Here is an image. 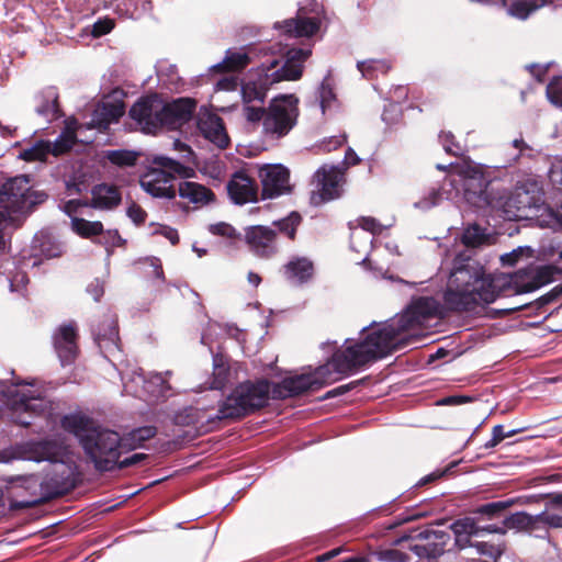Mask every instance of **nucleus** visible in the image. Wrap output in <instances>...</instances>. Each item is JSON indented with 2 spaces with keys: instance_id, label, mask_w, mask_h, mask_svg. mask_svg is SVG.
I'll use <instances>...</instances> for the list:
<instances>
[{
  "instance_id": "1",
  "label": "nucleus",
  "mask_w": 562,
  "mask_h": 562,
  "mask_svg": "<svg viewBox=\"0 0 562 562\" xmlns=\"http://www.w3.org/2000/svg\"><path fill=\"white\" fill-rule=\"evenodd\" d=\"M496 280L479 261L468 252L458 254L450 267L442 304L434 296L413 297L403 313L379 328L370 329L361 340L360 349L349 350L348 360L341 359L340 369L355 364H367L393 350L402 349L409 341V331L432 319L442 318L446 311L473 312L477 307L493 303L499 295Z\"/></svg>"
},
{
  "instance_id": "2",
  "label": "nucleus",
  "mask_w": 562,
  "mask_h": 562,
  "mask_svg": "<svg viewBox=\"0 0 562 562\" xmlns=\"http://www.w3.org/2000/svg\"><path fill=\"white\" fill-rule=\"evenodd\" d=\"M61 425L65 430L75 435L98 471L114 470L121 454L126 452L123 437L119 432L98 425L87 416H65Z\"/></svg>"
},
{
  "instance_id": "3",
  "label": "nucleus",
  "mask_w": 562,
  "mask_h": 562,
  "mask_svg": "<svg viewBox=\"0 0 562 562\" xmlns=\"http://www.w3.org/2000/svg\"><path fill=\"white\" fill-rule=\"evenodd\" d=\"M12 459L53 463V474L47 477L46 484L55 495H61L75 487L78 473L76 462L70 458L67 447L57 440L30 441L12 451L0 452V462Z\"/></svg>"
},
{
  "instance_id": "4",
  "label": "nucleus",
  "mask_w": 562,
  "mask_h": 562,
  "mask_svg": "<svg viewBox=\"0 0 562 562\" xmlns=\"http://www.w3.org/2000/svg\"><path fill=\"white\" fill-rule=\"evenodd\" d=\"M346 347L336 351L330 361L317 368L313 373L299 374L283 379L280 383L274 384L271 391V397L276 400L286 398L300 395L308 390H317L324 384H328L338 380L337 375L349 374L350 372L363 367L364 364H355L347 370L340 369L341 359L348 360V351L360 349L357 342L346 340Z\"/></svg>"
},
{
  "instance_id": "5",
  "label": "nucleus",
  "mask_w": 562,
  "mask_h": 562,
  "mask_svg": "<svg viewBox=\"0 0 562 562\" xmlns=\"http://www.w3.org/2000/svg\"><path fill=\"white\" fill-rule=\"evenodd\" d=\"M272 387L267 380L245 382L221 404L216 418H239L265 406L271 395Z\"/></svg>"
},
{
  "instance_id": "6",
  "label": "nucleus",
  "mask_w": 562,
  "mask_h": 562,
  "mask_svg": "<svg viewBox=\"0 0 562 562\" xmlns=\"http://www.w3.org/2000/svg\"><path fill=\"white\" fill-rule=\"evenodd\" d=\"M449 180L458 192L462 191L463 199L475 209L494 206L487 188L490 179L481 166L465 164L453 167Z\"/></svg>"
},
{
  "instance_id": "7",
  "label": "nucleus",
  "mask_w": 562,
  "mask_h": 562,
  "mask_svg": "<svg viewBox=\"0 0 562 562\" xmlns=\"http://www.w3.org/2000/svg\"><path fill=\"white\" fill-rule=\"evenodd\" d=\"M153 164L156 167L148 169L140 177V187L155 198H175L176 190L172 184L175 177H190L192 170L166 156H155Z\"/></svg>"
},
{
  "instance_id": "8",
  "label": "nucleus",
  "mask_w": 562,
  "mask_h": 562,
  "mask_svg": "<svg viewBox=\"0 0 562 562\" xmlns=\"http://www.w3.org/2000/svg\"><path fill=\"white\" fill-rule=\"evenodd\" d=\"M44 193L31 190L26 176L15 177L7 181L0 189V212L12 216V224L16 225L20 217L27 214L31 209L42 203Z\"/></svg>"
},
{
  "instance_id": "9",
  "label": "nucleus",
  "mask_w": 562,
  "mask_h": 562,
  "mask_svg": "<svg viewBox=\"0 0 562 562\" xmlns=\"http://www.w3.org/2000/svg\"><path fill=\"white\" fill-rule=\"evenodd\" d=\"M299 100L293 94L274 98L266 110L262 127L271 139H279L295 126L299 116Z\"/></svg>"
},
{
  "instance_id": "10",
  "label": "nucleus",
  "mask_w": 562,
  "mask_h": 562,
  "mask_svg": "<svg viewBox=\"0 0 562 562\" xmlns=\"http://www.w3.org/2000/svg\"><path fill=\"white\" fill-rule=\"evenodd\" d=\"M27 385L15 383L1 390L2 401L13 411L15 422L23 426L32 424L23 416L24 414L42 415L49 409V403L41 396L40 392L30 390Z\"/></svg>"
},
{
  "instance_id": "11",
  "label": "nucleus",
  "mask_w": 562,
  "mask_h": 562,
  "mask_svg": "<svg viewBox=\"0 0 562 562\" xmlns=\"http://www.w3.org/2000/svg\"><path fill=\"white\" fill-rule=\"evenodd\" d=\"M79 122L74 117L65 121V128L54 143L38 140L29 148H25L20 157L26 161H45L48 155L59 156L67 153L77 142L76 131Z\"/></svg>"
},
{
  "instance_id": "12",
  "label": "nucleus",
  "mask_w": 562,
  "mask_h": 562,
  "mask_svg": "<svg viewBox=\"0 0 562 562\" xmlns=\"http://www.w3.org/2000/svg\"><path fill=\"white\" fill-rule=\"evenodd\" d=\"M164 102L157 95L138 100L130 110V116L144 133L154 134L161 128Z\"/></svg>"
},
{
  "instance_id": "13",
  "label": "nucleus",
  "mask_w": 562,
  "mask_h": 562,
  "mask_svg": "<svg viewBox=\"0 0 562 562\" xmlns=\"http://www.w3.org/2000/svg\"><path fill=\"white\" fill-rule=\"evenodd\" d=\"M261 199H277L291 192L290 172L282 165H265L259 169Z\"/></svg>"
},
{
  "instance_id": "14",
  "label": "nucleus",
  "mask_w": 562,
  "mask_h": 562,
  "mask_svg": "<svg viewBox=\"0 0 562 562\" xmlns=\"http://www.w3.org/2000/svg\"><path fill=\"white\" fill-rule=\"evenodd\" d=\"M318 191L312 192L311 202L319 205L340 196L344 173L337 167H321L314 176Z\"/></svg>"
},
{
  "instance_id": "15",
  "label": "nucleus",
  "mask_w": 562,
  "mask_h": 562,
  "mask_svg": "<svg viewBox=\"0 0 562 562\" xmlns=\"http://www.w3.org/2000/svg\"><path fill=\"white\" fill-rule=\"evenodd\" d=\"M245 243L249 250L260 258H270L278 251L277 233L268 226L255 225L246 227Z\"/></svg>"
},
{
  "instance_id": "16",
  "label": "nucleus",
  "mask_w": 562,
  "mask_h": 562,
  "mask_svg": "<svg viewBox=\"0 0 562 562\" xmlns=\"http://www.w3.org/2000/svg\"><path fill=\"white\" fill-rule=\"evenodd\" d=\"M279 61L273 59L269 66L251 74L249 78L241 85V98L244 104L258 102L262 104L268 89L273 85L269 78V71L278 67Z\"/></svg>"
},
{
  "instance_id": "17",
  "label": "nucleus",
  "mask_w": 562,
  "mask_h": 562,
  "mask_svg": "<svg viewBox=\"0 0 562 562\" xmlns=\"http://www.w3.org/2000/svg\"><path fill=\"white\" fill-rule=\"evenodd\" d=\"M124 104L121 101H103L98 104L92 113L91 121L83 125L79 123L76 136L81 135L85 128H97L100 132L105 131L110 124L115 123L124 114ZM78 139V137H76Z\"/></svg>"
},
{
  "instance_id": "18",
  "label": "nucleus",
  "mask_w": 562,
  "mask_h": 562,
  "mask_svg": "<svg viewBox=\"0 0 562 562\" xmlns=\"http://www.w3.org/2000/svg\"><path fill=\"white\" fill-rule=\"evenodd\" d=\"M310 48H292L288 50L285 60L281 68L269 71V78L272 83L282 80H297L303 72V64L311 56Z\"/></svg>"
},
{
  "instance_id": "19",
  "label": "nucleus",
  "mask_w": 562,
  "mask_h": 562,
  "mask_svg": "<svg viewBox=\"0 0 562 562\" xmlns=\"http://www.w3.org/2000/svg\"><path fill=\"white\" fill-rule=\"evenodd\" d=\"M195 110V102L189 98H180L170 103H164L161 127L176 130L187 123Z\"/></svg>"
},
{
  "instance_id": "20",
  "label": "nucleus",
  "mask_w": 562,
  "mask_h": 562,
  "mask_svg": "<svg viewBox=\"0 0 562 562\" xmlns=\"http://www.w3.org/2000/svg\"><path fill=\"white\" fill-rule=\"evenodd\" d=\"M54 347L63 366L74 362L78 353L77 329L74 324L59 326L54 336Z\"/></svg>"
},
{
  "instance_id": "21",
  "label": "nucleus",
  "mask_w": 562,
  "mask_h": 562,
  "mask_svg": "<svg viewBox=\"0 0 562 562\" xmlns=\"http://www.w3.org/2000/svg\"><path fill=\"white\" fill-rule=\"evenodd\" d=\"M198 128L201 134L218 148L228 145L229 137L226 133L223 120L210 111H201L198 115Z\"/></svg>"
},
{
  "instance_id": "22",
  "label": "nucleus",
  "mask_w": 562,
  "mask_h": 562,
  "mask_svg": "<svg viewBox=\"0 0 562 562\" xmlns=\"http://www.w3.org/2000/svg\"><path fill=\"white\" fill-rule=\"evenodd\" d=\"M554 269L551 266L529 267L516 273V282L524 292H532L553 281Z\"/></svg>"
},
{
  "instance_id": "23",
  "label": "nucleus",
  "mask_w": 562,
  "mask_h": 562,
  "mask_svg": "<svg viewBox=\"0 0 562 562\" xmlns=\"http://www.w3.org/2000/svg\"><path fill=\"white\" fill-rule=\"evenodd\" d=\"M231 199L236 204H245L257 201L258 187L254 179L245 172H235L227 184Z\"/></svg>"
},
{
  "instance_id": "24",
  "label": "nucleus",
  "mask_w": 562,
  "mask_h": 562,
  "mask_svg": "<svg viewBox=\"0 0 562 562\" xmlns=\"http://www.w3.org/2000/svg\"><path fill=\"white\" fill-rule=\"evenodd\" d=\"M504 214L508 220L533 217L537 207L533 196L526 190H517L504 203Z\"/></svg>"
},
{
  "instance_id": "25",
  "label": "nucleus",
  "mask_w": 562,
  "mask_h": 562,
  "mask_svg": "<svg viewBox=\"0 0 562 562\" xmlns=\"http://www.w3.org/2000/svg\"><path fill=\"white\" fill-rule=\"evenodd\" d=\"M359 226L360 228H355L351 232V248L360 254H364V261L372 244V237L368 233L379 234L382 231V226L373 217H361Z\"/></svg>"
},
{
  "instance_id": "26",
  "label": "nucleus",
  "mask_w": 562,
  "mask_h": 562,
  "mask_svg": "<svg viewBox=\"0 0 562 562\" xmlns=\"http://www.w3.org/2000/svg\"><path fill=\"white\" fill-rule=\"evenodd\" d=\"M276 27H282L284 33L291 37H310L319 29L317 18H306L299 11L296 18L285 20L282 25L277 23Z\"/></svg>"
},
{
  "instance_id": "27",
  "label": "nucleus",
  "mask_w": 562,
  "mask_h": 562,
  "mask_svg": "<svg viewBox=\"0 0 562 562\" xmlns=\"http://www.w3.org/2000/svg\"><path fill=\"white\" fill-rule=\"evenodd\" d=\"M487 239V235L485 234L484 229H482L479 225L473 224L468 226L462 236H461V244L464 247L462 250H456L450 254V251H447L446 257L443 259V263L448 265V267H451V263L454 259V257L460 252H468L472 256V258L477 261L474 258V252L470 248H475L481 245H483Z\"/></svg>"
},
{
  "instance_id": "28",
  "label": "nucleus",
  "mask_w": 562,
  "mask_h": 562,
  "mask_svg": "<svg viewBox=\"0 0 562 562\" xmlns=\"http://www.w3.org/2000/svg\"><path fill=\"white\" fill-rule=\"evenodd\" d=\"M58 93L55 88L49 87L34 98V109L37 115L42 116L45 122H52L59 116Z\"/></svg>"
},
{
  "instance_id": "29",
  "label": "nucleus",
  "mask_w": 562,
  "mask_h": 562,
  "mask_svg": "<svg viewBox=\"0 0 562 562\" xmlns=\"http://www.w3.org/2000/svg\"><path fill=\"white\" fill-rule=\"evenodd\" d=\"M179 196L188 200L196 206H203L214 200V193L206 187L192 182L183 181L179 184Z\"/></svg>"
},
{
  "instance_id": "30",
  "label": "nucleus",
  "mask_w": 562,
  "mask_h": 562,
  "mask_svg": "<svg viewBox=\"0 0 562 562\" xmlns=\"http://www.w3.org/2000/svg\"><path fill=\"white\" fill-rule=\"evenodd\" d=\"M94 339L102 352L113 355L119 351V329L114 318H108L104 328H99L94 333Z\"/></svg>"
},
{
  "instance_id": "31",
  "label": "nucleus",
  "mask_w": 562,
  "mask_h": 562,
  "mask_svg": "<svg viewBox=\"0 0 562 562\" xmlns=\"http://www.w3.org/2000/svg\"><path fill=\"white\" fill-rule=\"evenodd\" d=\"M121 192L112 184H98L92 189V205L97 209L110 210L121 202Z\"/></svg>"
},
{
  "instance_id": "32",
  "label": "nucleus",
  "mask_w": 562,
  "mask_h": 562,
  "mask_svg": "<svg viewBox=\"0 0 562 562\" xmlns=\"http://www.w3.org/2000/svg\"><path fill=\"white\" fill-rule=\"evenodd\" d=\"M451 530L456 537V544L460 549L472 546L471 537H480V526L473 519L463 518L454 521L451 525Z\"/></svg>"
},
{
  "instance_id": "33",
  "label": "nucleus",
  "mask_w": 562,
  "mask_h": 562,
  "mask_svg": "<svg viewBox=\"0 0 562 562\" xmlns=\"http://www.w3.org/2000/svg\"><path fill=\"white\" fill-rule=\"evenodd\" d=\"M171 375L170 371L162 373H150L146 378L144 386V397L150 398L166 397L171 391V386L168 383V378Z\"/></svg>"
},
{
  "instance_id": "34",
  "label": "nucleus",
  "mask_w": 562,
  "mask_h": 562,
  "mask_svg": "<svg viewBox=\"0 0 562 562\" xmlns=\"http://www.w3.org/2000/svg\"><path fill=\"white\" fill-rule=\"evenodd\" d=\"M285 274L293 282H305L313 274V263L307 258H296L285 266Z\"/></svg>"
},
{
  "instance_id": "35",
  "label": "nucleus",
  "mask_w": 562,
  "mask_h": 562,
  "mask_svg": "<svg viewBox=\"0 0 562 562\" xmlns=\"http://www.w3.org/2000/svg\"><path fill=\"white\" fill-rule=\"evenodd\" d=\"M34 247L38 248L40 252L46 258H56L65 250V246L60 241L56 240L50 234L43 232L36 235Z\"/></svg>"
},
{
  "instance_id": "36",
  "label": "nucleus",
  "mask_w": 562,
  "mask_h": 562,
  "mask_svg": "<svg viewBox=\"0 0 562 562\" xmlns=\"http://www.w3.org/2000/svg\"><path fill=\"white\" fill-rule=\"evenodd\" d=\"M147 375L142 369H134L131 372L122 374L123 390L126 394L144 397V386Z\"/></svg>"
},
{
  "instance_id": "37",
  "label": "nucleus",
  "mask_w": 562,
  "mask_h": 562,
  "mask_svg": "<svg viewBox=\"0 0 562 562\" xmlns=\"http://www.w3.org/2000/svg\"><path fill=\"white\" fill-rule=\"evenodd\" d=\"M432 535L436 539H439V544L437 543H428V544H413L409 547V550L414 552L419 558H436L440 555L443 551V547L446 544V540L449 536L442 531H434Z\"/></svg>"
},
{
  "instance_id": "38",
  "label": "nucleus",
  "mask_w": 562,
  "mask_h": 562,
  "mask_svg": "<svg viewBox=\"0 0 562 562\" xmlns=\"http://www.w3.org/2000/svg\"><path fill=\"white\" fill-rule=\"evenodd\" d=\"M213 376L210 383L211 390H222L228 381L229 368L224 356L217 353L213 356Z\"/></svg>"
},
{
  "instance_id": "39",
  "label": "nucleus",
  "mask_w": 562,
  "mask_h": 562,
  "mask_svg": "<svg viewBox=\"0 0 562 562\" xmlns=\"http://www.w3.org/2000/svg\"><path fill=\"white\" fill-rule=\"evenodd\" d=\"M156 435V428L153 426H145L132 430L128 435L123 437V445L125 451L134 450L143 445L146 440L153 438Z\"/></svg>"
},
{
  "instance_id": "40",
  "label": "nucleus",
  "mask_w": 562,
  "mask_h": 562,
  "mask_svg": "<svg viewBox=\"0 0 562 562\" xmlns=\"http://www.w3.org/2000/svg\"><path fill=\"white\" fill-rule=\"evenodd\" d=\"M547 0H519L508 8V14L521 20L527 19L532 12L547 4Z\"/></svg>"
},
{
  "instance_id": "41",
  "label": "nucleus",
  "mask_w": 562,
  "mask_h": 562,
  "mask_svg": "<svg viewBox=\"0 0 562 562\" xmlns=\"http://www.w3.org/2000/svg\"><path fill=\"white\" fill-rule=\"evenodd\" d=\"M72 229L82 237L99 235L103 232L101 222H90L79 217H71Z\"/></svg>"
},
{
  "instance_id": "42",
  "label": "nucleus",
  "mask_w": 562,
  "mask_h": 562,
  "mask_svg": "<svg viewBox=\"0 0 562 562\" xmlns=\"http://www.w3.org/2000/svg\"><path fill=\"white\" fill-rule=\"evenodd\" d=\"M358 70L363 77L372 79L379 72L386 74L390 69V65L385 60H363L357 63Z\"/></svg>"
},
{
  "instance_id": "43",
  "label": "nucleus",
  "mask_w": 562,
  "mask_h": 562,
  "mask_svg": "<svg viewBox=\"0 0 562 562\" xmlns=\"http://www.w3.org/2000/svg\"><path fill=\"white\" fill-rule=\"evenodd\" d=\"M530 521H532L530 514L526 512H517L504 519V526L505 529H516L518 531L528 532Z\"/></svg>"
},
{
  "instance_id": "44",
  "label": "nucleus",
  "mask_w": 562,
  "mask_h": 562,
  "mask_svg": "<svg viewBox=\"0 0 562 562\" xmlns=\"http://www.w3.org/2000/svg\"><path fill=\"white\" fill-rule=\"evenodd\" d=\"M300 222L301 216L296 212H292L288 217L274 222L273 225L278 227L280 233L284 234L290 239H293Z\"/></svg>"
},
{
  "instance_id": "45",
  "label": "nucleus",
  "mask_w": 562,
  "mask_h": 562,
  "mask_svg": "<svg viewBox=\"0 0 562 562\" xmlns=\"http://www.w3.org/2000/svg\"><path fill=\"white\" fill-rule=\"evenodd\" d=\"M108 159L117 166H134L137 155L131 150H111L106 155Z\"/></svg>"
},
{
  "instance_id": "46",
  "label": "nucleus",
  "mask_w": 562,
  "mask_h": 562,
  "mask_svg": "<svg viewBox=\"0 0 562 562\" xmlns=\"http://www.w3.org/2000/svg\"><path fill=\"white\" fill-rule=\"evenodd\" d=\"M441 201L440 189L432 188L425 193L418 201L414 203V206L420 211H428L431 207L438 205Z\"/></svg>"
},
{
  "instance_id": "47",
  "label": "nucleus",
  "mask_w": 562,
  "mask_h": 562,
  "mask_svg": "<svg viewBox=\"0 0 562 562\" xmlns=\"http://www.w3.org/2000/svg\"><path fill=\"white\" fill-rule=\"evenodd\" d=\"M249 63V57L243 52L228 53L224 59V68L227 70H238L246 67Z\"/></svg>"
},
{
  "instance_id": "48",
  "label": "nucleus",
  "mask_w": 562,
  "mask_h": 562,
  "mask_svg": "<svg viewBox=\"0 0 562 562\" xmlns=\"http://www.w3.org/2000/svg\"><path fill=\"white\" fill-rule=\"evenodd\" d=\"M531 520L528 526V533L544 539L548 535L549 527L544 520L543 512L538 515H531Z\"/></svg>"
},
{
  "instance_id": "49",
  "label": "nucleus",
  "mask_w": 562,
  "mask_h": 562,
  "mask_svg": "<svg viewBox=\"0 0 562 562\" xmlns=\"http://www.w3.org/2000/svg\"><path fill=\"white\" fill-rule=\"evenodd\" d=\"M381 562H408L409 557L398 549H386L374 553Z\"/></svg>"
},
{
  "instance_id": "50",
  "label": "nucleus",
  "mask_w": 562,
  "mask_h": 562,
  "mask_svg": "<svg viewBox=\"0 0 562 562\" xmlns=\"http://www.w3.org/2000/svg\"><path fill=\"white\" fill-rule=\"evenodd\" d=\"M547 97L552 104L562 106V77L550 81L547 87Z\"/></svg>"
},
{
  "instance_id": "51",
  "label": "nucleus",
  "mask_w": 562,
  "mask_h": 562,
  "mask_svg": "<svg viewBox=\"0 0 562 562\" xmlns=\"http://www.w3.org/2000/svg\"><path fill=\"white\" fill-rule=\"evenodd\" d=\"M471 547L476 550V553L481 555H487L494 560L497 559L503 552V550L499 547L490 544L487 542H475L472 543Z\"/></svg>"
},
{
  "instance_id": "52",
  "label": "nucleus",
  "mask_w": 562,
  "mask_h": 562,
  "mask_svg": "<svg viewBox=\"0 0 562 562\" xmlns=\"http://www.w3.org/2000/svg\"><path fill=\"white\" fill-rule=\"evenodd\" d=\"M513 504H515L514 501L488 503V504L481 506L479 509V513L485 514L490 517H493L496 514L501 513L502 510L508 508Z\"/></svg>"
},
{
  "instance_id": "53",
  "label": "nucleus",
  "mask_w": 562,
  "mask_h": 562,
  "mask_svg": "<svg viewBox=\"0 0 562 562\" xmlns=\"http://www.w3.org/2000/svg\"><path fill=\"white\" fill-rule=\"evenodd\" d=\"M209 231L214 235H220L228 239H234L237 237L236 229L232 225L224 222L210 225Z\"/></svg>"
},
{
  "instance_id": "54",
  "label": "nucleus",
  "mask_w": 562,
  "mask_h": 562,
  "mask_svg": "<svg viewBox=\"0 0 562 562\" xmlns=\"http://www.w3.org/2000/svg\"><path fill=\"white\" fill-rule=\"evenodd\" d=\"M318 93H319L321 108H322L323 112H325L326 109L329 108L330 103L334 101L335 94H334L333 89L330 88L329 83H327L325 81L322 82Z\"/></svg>"
},
{
  "instance_id": "55",
  "label": "nucleus",
  "mask_w": 562,
  "mask_h": 562,
  "mask_svg": "<svg viewBox=\"0 0 562 562\" xmlns=\"http://www.w3.org/2000/svg\"><path fill=\"white\" fill-rule=\"evenodd\" d=\"M266 111L260 105H250V103L244 105V115L248 122L263 121Z\"/></svg>"
},
{
  "instance_id": "56",
  "label": "nucleus",
  "mask_w": 562,
  "mask_h": 562,
  "mask_svg": "<svg viewBox=\"0 0 562 562\" xmlns=\"http://www.w3.org/2000/svg\"><path fill=\"white\" fill-rule=\"evenodd\" d=\"M113 27H114L113 20H111V19L98 20L92 25L91 34L93 37H100L102 35L110 33Z\"/></svg>"
},
{
  "instance_id": "57",
  "label": "nucleus",
  "mask_w": 562,
  "mask_h": 562,
  "mask_svg": "<svg viewBox=\"0 0 562 562\" xmlns=\"http://www.w3.org/2000/svg\"><path fill=\"white\" fill-rule=\"evenodd\" d=\"M29 279L23 271L15 272L10 279V291L22 293V291L25 289V285L27 283Z\"/></svg>"
},
{
  "instance_id": "58",
  "label": "nucleus",
  "mask_w": 562,
  "mask_h": 562,
  "mask_svg": "<svg viewBox=\"0 0 562 562\" xmlns=\"http://www.w3.org/2000/svg\"><path fill=\"white\" fill-rule=\"evenodd\" d=\"M440 142L443 146V149L451 155H459L461 151V147L458 144L452 142L453 135L451 133H441L439 135Z\"/></svg>"
},
{
  "instance_id": "59",
  "label": "nucleus",
  "mask_w": 562,
  "mask_h": 562,
  "mask_svg": "<svg viewBox=\"0 0 562 562\" xmlns=\"http://www.w3.org/2000/svg\"><path fill=\"white\" fill-rule=\"evenodd\" d=\"M505 438H508V435H506L504 431V427L502 425H496L493 427L492 438L485 443V448L492 449L502 442Z\"/></svg>"
},
{
  "instance_id": "60",
  "label": "nucleus",
  "mask_w": 562,
  "mask_h": 562,
  "mask_svg": "<svg viewBox=\"0 0 562 562\" xmlns=\"http://www.w3.org/2000/svg\"><path fill=\"white\" fill-rule=\"evenodd\" d=\"M127 216L135 223V224H142L146 220V212L136 204H132L127 209Z\"/></svg>"
},
{
  "instance_id": "61",
  "label": "nucleus",
  "mask_w": 562,
  "mask_h": 562,
  "mask_svg": "<svg viewBox=\"0 0 562 562\" xmlns=\"http://www.w3.org/2000/svg\"><path fill=\"white\" fill-rule=\"evenodd\" d=\"M9 226H15L14 224H12V216L5 215L3 212H0V254L3 252L5 247V241L2 232Z\"/></svg>"
},
{
  "instance_id": "62",
  "label": "nucleus",
  "mask_w": 562,
  "mask_h": 562,
  "mask_svg": "<svg viewBox=\"0 0 562 562\" xmlns=\"http://www.w3.org/2000/svg\"><path fill=\"white\" fill-rule=\"evenodd\" d=\"M103 243L106 245V247H117L121 246L123 240L121 236L119 235L117 231H108L102 236Z\"/></svg>"
},
{
  "instance_id": "63",
  "label": "nucleus",
  "mask_w": 562,
  "mask_h": 562,
  "mask_svg": "<svg viewBox=\"0 0 562 562\" xmlns=\"http://www.w3.org/2000/svg\"><path fill=\"white\" fill-rule=\"evenodd\" d=\"M544 520L549 528H561L562 529V514H554L543 512Z\"/></svg>"
},
{
  "instance_id": "64",
  "label": "nucleus",
  "mask_w": 562,
  "mask_h": 562,
  "mask_svg": "<svg viewBox=\"0 0 562 562\" xmlns=\"http://www.w3.org/2000/svg\"><path fill=\"white\" fill-rule=\"evenodd\" d=\"M155 234H160L165 238H167L172 245H176L179 241L178 232L171 227L161 226L159 229L155 232Z\"/></svg>"
}]
</instances>
